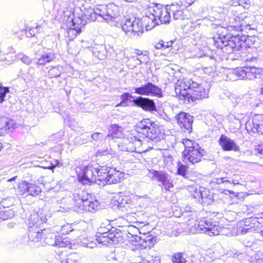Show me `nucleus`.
I'll return each instance as SVG.
<instances>
[{"mask_svg": "<svg viewBox=\"0 0 263 263\" xmlns=\"http://www.w3.org/2000/svg\"><path fill=\"white\" fill-rule=\"evenodd\" d=\"M36 59H37V62L36 64L44 65L52 61L54 59V55L52 52L45 53L40 58H36Z\"/></svg>", "mask_w": 263, "mask_h": 263, "instance_id": "393cba45", "label": "nucleus"}, {"mask_svg": "<svg viewBox=\"0 0 263 263\" xmlns=\"http://www.w3.org/2000/svg\"><path fill=\"white\" fill-rule=\"evenodd\" d=\"M211 213H207V216L201 217L199 220L195 218L190 207H186L184 212H182L183 216V222L182 228L184 233H206L209 236H216L219 234L221 229L216 221L213 220L209 216Z\"/></svg>", "mask_w": 263, "mask_h": 263, "instance_id": "39448f33", "label": "nucleus"}, {"mask_svg": "<svg viewBox=\"0 0 263 263\" xmlns=\"http://www.w3.org/2000/svg\"><path fill=\"white\" fill-rule=\"evenodd\" d=\"M134 102L137 106L145 111L149 112L157 111V107L153 100L140 96L135 99Z\"/></svg>", "mask_w": 263, "mask_h": 263, "instance_id": "f3484780", "label": "nucleus"}, {"mask_svg": "<svg viewBox=\"0 0 263 263\" xmlns=\"http://www.w3.org/2000/svg\"><path fill=\"white\" fill-rule=\"evenodd\" d=\"M133 96L130 95L129 93L126 92L123 94H122L121 96V99H122V101L119 103L116 106H122L123 105V104H125V102L129 98H133Z\"/></svg>", "mask_w": 263, "mask_h": 263, "instance_id": "49530a36", "label": "nucleus"}, {"mask_svg": "<svg viewBox=\"0 0 263 263\" xmlns=\"http://www.w3.org/2000/svg\"><path fill=\"white\" fill-rule=\"evenodd\" d=\"M126 220L129 223H135L137 226H140L141 224H143L144 223L139 221L138 216L136 217V214L135 212H131L128 213L126 216Z\"/></svg>", "mask_w": 263, "mask_h": 263, "instance_id": "c85d7f7f", "label": "nucleus"}, {"mask_svg": "<svg viewBox=\"0 0 263 263\" xmlns=\"http://www.w3.org/2000/svg\"><path fill=\"white\" fill-rule=\"evenodd\" d=\"M139 263H160L159 257H155L154 259H152L151 260H146L145 262H140Z\"/></svg>", "mask_w": 263, "mask_h": 263, "instance_id": "6e6d98bb", "label": "nucleus"}, {"mask_svg": "<svg viewBox=\"0 0 263 263\" xmlns=\"http://www.w3.org/2000/svg\"><path fill=\"white\" fill-rule=\"evenodd\" d=\"M55 247L70 248L71 242L68 238H63L62 236H58Z\"/></svg>", "mask_w": 263, "mask_h": 263, "instance_id": "bb28decb", "label": "nucleus"}, {"mask_svg": "<svg viewBox=\"0 0 263 263\" xmlns=\"http://www.w3.org/2000/svg\"><path fill=\"white\" fill-rule=\"evenodd\" d=\"M203 150L197 144L196 147L186 149L182 153L183 158L182 161H184L187 159L189 163L192 164L197 163L200 161L201 157L203 155Z\"/></svg>", "mask_w": 263, "mask_h": 263, "instance_id": "dca6fc26", "label": "nucleus"}, {"mask_svg": "<svg viewBox=\"0 0 263 263\" xmlns=\"http://www.w3.org/2000/svg\"><path fill=\"white\" fill-rule=\"evenodd\" d=\"M261 228V223L258 221L257 218L250 217L239 222L237 233L244 235L257 232H259Z\"/></svg>", "mask_w": 263, "mask_h": 263, "instance_id": "f8f14e48", "label": "nucleus"}, {"mask_svg": "<svg viewBox=\"0 0 263 263\" xmlns=\"http://www.w3.org/2000/svg\"><path fill=\"white\" fill-rule=\"evenodd\" d=\"M96 240L103 245L118 244L123 240L121 232L111 227L109 224L106 226L102 223L98 230Z\"/></svg>", "mask_w": 263, "mask_h": 263, "instance_id": "1a4fd4ad", "label": "nucleus"}, {"mask_svg": "<svg viewBox=\"0 0 263 263\" xmlns=\"http://www.w3.org/2000/svg\"><path fill=\"white\" fill-rule=\"evenodd\" d=\"M134 92L141 96H153L159 98L163 97L162 89L151 82H147L140 87H133Z\"/></svg>", "mask_w": 263, "mask_h": 263, "instance_id": "ddd939ff", "label": "nucleus"}, {"mask_svg": "<svg viewBox=\"0 0 263 263\" xmlns=\"http://www.w3.org/2000/svg\"><path fill=\"white\" fill-rule=\"evenodd\" d=\"M127 238L130 245L133 246V248L131 247L132 250L151 248L154 245V238L149 235H144L142 237L138 235H132Z\"/></svg>", "mask_w": 263, "mask_h": 263, "instance_id": "9b49d317", "label": "nucleus"}, {"mask_svg": "<svg viewBox=\"0 0 263 263\" xmlns=\"http://www.w3.org/2000/svg\"><path fill=\"white\" fill-rule=\"evenodd\" d=\"M172 261L173 263H181V253L174 254L172 257Z\"/></svg>", "mask_w": 263, "mask_h": 263, "instance_id": "09e8293b", "label": "nucleus"}, {"mask_svg": "<svg viewBox=\"0 0 263 263\" xmlns=\"http://www.w3.org/2000/svg\"><path fill=\"white\" fill-rule=\"evenodd\" d=\"M9 92V89L8 87L0 86V103H2L4 101V98Z\"/></svg>", "mask_w": 263, "mask_h": 263, "instance_id": "c03bdc74", "label": "nucleus"}, {"mask_svg": "<svg viewBox=\"0 0 263 263\" xmlns=\"http://www.w3.org/2000/svg\"><path fill=\"white\" fill-rule=\"evenodd\" d=\"M182 263H205L204 258L201 256H194L191 252L182 253Z\"/></svg>", "mask_w": 263, "mask_h": 263, "instance_id": "aec40b11", "label": "nucleus"}, {"mask_svg": "<svg viewBox=\"0 0 263 263\" xmlns=\"http://www.w3.org/2000/svg\"><path fill=\"white\" fill-rule=\"evenodd\" d=\"M79 257L76 253H71L66 256V258L63 259L62 263H79Z\"/></svg>", "mask_w": 263, "mask_h": 263, "instance_id": "7c9ffc66", "label": "nucleus"}, {"mask_svg": "<svg viewBox=\"0 0 263 263\" xmlns=\"http://www.w3.org/2000/svg\"><path fill=\"white\" fill-rule=\"evenodd\" d=\"M24 194L27 196H33L39 195L41 192V189L39 186L32 183H27L25 185Z\"/></svg>", "mask_w": 263, "mask_h": 263, "instance_id": "4be33fe9", "label": "nucleus"}, {"mask_svg": "<svg viewBox=\"0 0 263 263\" xmlns=\"http://www.w3.org/2000/svg\"><path fill=\"white\" fill-rule=\"evenodd\" d=\"M87 196V193L84 191L79 190L78 193L73 194V199L75 202V205L77 207L79 206V204H81L83 200L85 199V197Z\"/></svg>", "mask_w": 263, "mask_h": 263, "instance_id": "a878e982", "label": "nucleus"}, {"mask_svg": "<svg viewBox=\"0 0 263 263\" xmlns=\"http://www.w3.org/2000/svg\"><path fill=\"white\" fill-rule=\"evenodd\" d=\"M195 0H184L183 1H182V6L184 5V6L186 7V4H188V6H190L192 5Z\"/></svg>", "mask_w": 263, "mask_h": 263, "instance_id": "052dcab7", "label": "nucleus"}, {"mask_svg": "<svg viewBox=\"0 0 263 263\" xmlns=\"http://www.w3.org/2000/svg\"><path fill=\"white\" fill-rule=\"evenodd\" d=\"M182 128L183 127L188 134L192 131V124L193 123V117L187 113L182 111Z\"/></svg>", "mask_w": 263, "mask_h": 263, "instance_id": "412c9836", "label": "nucleus"}, {"mask_svg": "<svg viewBox=\"0 0 263 263\" xmlns=\"http://www.w3.org/2000/svg\"><path fill=\"white\" fill-rule=\"evenodd\" d=\"M212 64L209 66H203L202 68L204 73L209 74V76H213L215 71L216 67L215 66V62L213 60H212Z\"/></svg>", "mask_w": 263, "mask_h": 263, "instance_id": "58836bf2", "label": "nucleus"}, {"mask_svg": "<svg viewBox=\"0 0 263 263\" xmlns=\"http://www.w3.org/2000/svg\"><path fill=\"white\" fill-rule=\"evenodd\" d=\"M149 175H152V180H156L165 190H170L173 186L170 176L163 171L149 170Z\"/></svg>", "mask_w": 263, "mask_h": 263, "instance_id": "2eb2a0df", "label": "nucleus"}, {"mask_svg": "<svg viewBox=\"0 0 263 263\" xmlns=\"http://www.w3.org/2000/svg\"><path fill=\"white\" fill-rule=\"evenodd\" d=\"M173 42L171 41L170 42H164L163 40H160L155 45V47L157 49H165L171 47Z\"/></svg>", "mask_w": 263, "mask_h": 263, "instance_id": "c9c22d12", "label": "nucleus"}, {"mask_svg": "<svg viewBox=\"0 0 263 263\" xmlns=\"http://www.w3.org/2000/svg\"><path fill=\"white\" fill-rule=\"evenodd\" d=\"M61 231L63 234H67L69 233L73 232L74 233V240H76L81 235V231L77 229L73 228V226L71 224L67 223L62 227Z\"/></svg>", "mask_w": 263, "mask_h": 263, "instance_id": "b1692460", "label": "nucleus"}, {"mask_svg": "<svg viewBox=\"0 0 263 263\" xmlns=\"http://www.w3.org/2000/svg\"><path fill=\"white\" fill-rule=\"evenodd\" d=\"M109 261H110L111 263H120V261L118 260L116 258L112 257L111 259H109Z\"/></svg>", "mask_w": 263, "mask_h": 263, "instance_id": "774afa93", "label": "nucleus"}, {"mask_svg": "<svg viewBox=\"0 0 263 263\" xmlns=\"http://www.w3.org/2000/svg\"><path fill=\"white\" fill-rule=\"evenodd\" d=\"M136 60L138 62L137 64L141 65L143 63H147L149 61V57L146 54L144 53L137 57Z\"/></svg>", "mask_w": 263, "mask_h": 263, "instance_id": "a18cd8bd", "label": "nucleus"}, {"mask_svg": "<svg viewBox=\"0 0 263 263\" xmlns=\"http://www.w3.org/2000/svg\"><path fill=\"white\" fill-rule=\"evenodd\" d=\"M99 203L97 200H91L89 205L87 206L85 212H93L99 206Z\"/></svg>", "mask_w": 263, "mask_h": 263, "instance_id": "ea45409f", "label": "nucleus"}, {"mask_svg": "<svg viewBox=\"0 0 263 263\" xmlns=\"http://www.w3.org/2000/svg\"><path fill=\"white\" fill-rule=\"evenodd\" d=\"M14 121L12 120L7 119L6 131L14 128Z\"/></svg>", "mask_w": 263, "mask_h": 263, "instance_id": "603ef678", "label": "nucleus"}, {"mask_svg": "<svg viewBox=\"0 0 263 263\" xmlns=\"http://www.w3.org/2000/svg\"><path fill=\"white\" fill-rule=\"evenodd\" d=\"M216 181H215L217 184L221 183H233L234 184H238V181L237 182H235V180L233 179L229 180L227 179L226 177H222L220 178H216Z\"/></svg>", "mask_w": 263, "mask_h": 263, "instance_id": "79ce46f5", "label": "nucleus"}, {"mask_svg": "<svg viewBox=\"0 0 263 263\" xmlns=\"http://www.w3.org/2000/svg\"><path fill=\"white\" fill-rule=\"evenodd\" d=\"M246 73H247V71L245 69V66L242 68H238L236 71V74L238 78L241 79H247Z\"/></svg>", "mask_w": 263, "mask_h": 263, "instance_id": "37998d69", "label": "nucleus"}, {"mask_svg": "<svg viewBox=\"0 0 263 263\" xmlns=\"http://www.w3.org/2000/svg\"><path fill=\"white\" fill-rule=\"evenodd\" d=\"M97 154L99 155H101V156L106 155L108 154V149H106V150H101L100 149V150L98 151Z\"/></svg>", "mask_w": 263, "mask_h": 263, "instance_id": "e2e57ef3", "label": "nucleus"}, {"mask_svg": "<svg viewBox=\"0 0 263 263\" xmlns=\"http://www.w3.org/2000/svg\"><path fill=\"white\" fill-rule=\"evenodd\" d=\"M218 141L219 145L224 151H238L239 149V146L233 140L223 135L220 136Z\"/></svg>", "mask_w": 263, "mask_h": 263, "instance_id": "a211bd4d", "label": "nucleus"}, {"mask_svg": "<svg viewBox=\"0 0 263 263\" xmlns=\"http://www.w3.org/2000/svg\"><path fill=\"white\" fill-rule=\"evenodd\" d=\"M246 129L251 135L255 133L263 134V115H256L246 122Z\"/></svg>", "mask_w": 263, "mask_h": 263, "instance_id": "4468645a", "label": "nucleus"}, {"mask_svg": "<svg viewBox=\"0 0 263 263\" xmlns=\"http://www.w3.org/2000/svg\"><path fill=\"white\" fill-rule=\"evenodd\" d=\"M209 192V191L206 190H203L202 191L201 190L199 191L198 192V196L197 198H201L202 199V200H203L207 196H209L210 195L208 194Z\"/></svg>", "mask_w": 263, "mask_h": 263, "instance_id": "3c124183", "label": "nucleus"}, {"mask_svg": "<svg viewBox=\"0 0 263 263\" xmlns=\"http://www.w3.org/2000/svg\"><path fill=\"white\" fill-rule=\"evenodd\" d=\"M255 152L256 154L263 155V146L258 145L255 149Z\"/></svg>", "mask_w": 263, "mask_h": 263, "instance_id": "13d9d810", "label": "nucleus"}, {"mask_svg": "<svg viewBox=\"0 0 263 263\" xmlns=\"http://www.w3.org/2000/svg\"><path fill=\"white\" fill-rule=\"evenodd\" d=\"M182 144L184 147V151H186V149H192L194 147H196L197 145L193 143L192 141L188 139H183Z\"/></svg>", "mask_w": 263, "mask_h": 263, "instance_id": "a19ab883", "label": "nucleus"}, {"mask_svg": "<svg viewBox=\"0 0 263 263\" xmlns=\"http://www.w3.org/2000/svg\"><path fill=\"white\" fill-rule=\"evenodd\" d=\"M147 139L156 143L160 140L161 135L158 126L154 122L144 119L137 124L136 130L130 137L123 139L121 143L122 149L140 152L141 147Z\"/></svg>", "mask_w": 263, "mask_h": 263, "instance_id": "f03ea898", "label": "nucleus"}, {"mask_svg": "<svg viewBox=\"0 0 263 263\" xmlns=\"http://www.w3.org/2000/svg\"><path fill=\"white\" fill-rule=\"evenodd\" d=\"M256 69H255V70H251V71L250 73H249V74H248V77H247V79L252 80L254 78H256L257 74L256 72Z\"/></svg>", "mask_w": 263, "mask_h": 263, "instance_id": "864d4df0", "label": "nucleus"}, {"mask_svg": "<svg viewBox=\"0 0 263 263\" xmlns=\"http://www.w3.org/2000/svg\"><path fill=\"white\" fill-rule=\"evenodd\" d=\"M39 27V26H37L36 28H34V29H30L28 33H27V35L28 36H34L35 33V30L36 29H37Z\"/></svg>", "mask_w": 263, "mask_h": 263, "instance_id": "bf43d9fd", "label": "nucleus"}, {"mask_svg": "<svg viewBox=\"0 0 263 263\" xmlns=\"http://www.w3.org/2000/svg\"><path fill=\"white\" fill-rule=\"evenodd\" d=\"M208 98V90L192 79L182 80V102L185 104H193L199 99Z\"/></svg>", "mask_w": 263, "mask_h": 263, "instance_id": "6e6552de", "label": "nucleus"}, {"mask_svg": "<svg viewBox=\"0 0 263 263\" xmlns=\"http://www.w3.org/2000/svg\"><path fill=\"white\" fill-rule=\"evenodd\" d=\"M139 226L133 224L128 226L127 229V237L132 236V235H133V236L138 235V234L140 233V231L138 228Z\"/></svg>", "mask_w": 263, "mask_h": 263, "instance_id": "e433bc0d", "label": "nucleus"}, {"mask_svg": "<svg viewBox=\"0 0 263 263\" xmlns=\"http://www.w3.org/2000/svg\"><path fill=\"white\" fill-rule=\"evenodd\" d=\"M103 134L99 132L95 133L91 135L92 140L96 141L100 140L103 138Z\"/></svg>", "mask_w": 263, "mask_h": 263, "instance_id": "8fccbe9b", "label": "nucleus"}, {"mask_svg": "<svg viewBox=\"0 0 263 263\" xmlns=\"http://www.w3.org/2000/svg\"><path fill=\"white\" fill-rule=\"evenodd\" d=\"M14 59L10 61L9 64L12 63L15 60V58L21 60V61L26 65H29L32 63V59L28 56L24 54L23 53H19L16 55L14 56Z\"/></svg>", "mask_w": 263, "mask_h": 263, "instance_id": "c756f323", "label": "nucleus"}, {"mask_svg": "<svg viewBox=\"0 0 263 263\" xmlns=\"http://www.w3.org/2000/svg\"><path fill=\"white\" fill-rule=\"evenodd\" d=\"M175 92L176 95L179 97L181 95V87L179 85L175 87Z\"/></svg>", "mask_w": 263, "mask_h": 263, "instance_id": "338daca9", "label": "nucleus"}, {"mask_svg": "<svg viewBox=\"0 0 263 263\" xmlns=\"http://www.w3.org/2000/svg\"><path fill=\"white\" fill-rule=\"evenodd\" d=\"M119 16V8L113 3L87 9L81 17L78 16L71 20L72 25L68 31V35L72 34L76 36L80 33L81 28L85 25L87 20L95 21L100 18L107 22H116Z\"/></svg>", "mask_w": 263, "mask_h": 263, "instance_id": "7ed1b4c3", "label": "nucleus"}, {"mask_svg": "<svg viewBox=\"0 0 263 263\" xmlns=\"http://www.w3.org/2000/svg\"><path fill=\"white\" fill-rule=\"evenodd\" d=\"M218 30L217 36L213 37V44L215 47L220 48L222 52L230 55L232 59H239L241 58L248 62H256V58L250 55L245 56L247 49L246 41L247 36L237 34L232 35L227 34V30L221 28Z\"/></svg>", "mask_w": 263, "mask_h": 263, "instance_id": "f257e3e1", "label": "nucleus"}, {"mask_svg": "<svg viewBox=\"0 0 263 263\" xmlns=\"http://www.w3.org/2000/svg\"><path fill=\"white\" fill-rule=\"evenodd\" d=\"M78 177L79 181L84 185H90L96 183L104 185L106 183L110 184L119 182L122 173L115 168L101 166L96 164L82 166Z\"/></svg>", "mask_w": 263, "mask_h": 263, "instance_id": "20e7f679", "label": "nucleus"}, {"mask_svg": "<svg viewBox=\"0 0 263 263\" xmlns=\"http://www.w3.org/2000/svg\"><path fill=\"white\" fill-rule=\"evenodd\" d=\"M184 192L189 191L190 195L191 196L193 197L194 198H198V192L196 188L192 184L183 186V189Z\"/></svg>", "mask_w": 263, "mask_h": 263, "instance_id": "72a5a7b5", "label": "nucleus"}, {"mask_svg": "<svg viewBox=\"0 0 263 263\" xmlns=\"http://www.w3.org/2000/svg\"><path fill=\"white\" fill-rule=\"evenodd\" d=\"M127 206L125 207V209L126 211H128L129 210H132L135 206L134 202L130 198L129 201H128L127 204Z\"/></svg>", "mask_w": 263, "mask_h": 263, "instance_id": "5fc2aeb1", "label": "nucleus"}, {"mask_svg": "<svg viewBox=\"0 0 263 263\" xmlns=\"http://www.w3.org/2000/svg\"><path fill=\"white\" fill-rule=\"evenodd\" d=\"M251 17L250 16H247L246 14H240L239 15L234 17V24L233 26L235 28H240V29H242L243 27H247V26H250V20Z\"/></svg>", "mask_w": 263, "mask_h": 263, "instance_id": "6ab92c4d", "label": "nucleus"}, {"mask_svg": "<svg viewBox=\"0 0 263 263\" xmlns=\"http://www.w3.org/2000/svg\"><path fill=\"white\" fill-rule=\"evenodd\" d=\"M130 198L127 196L120 197L117 200L118 207L122 210L127 205H126L128 201H129Z\"/></svg>", "mask_w": 263, "mask_h": 263, "instance_id": "4c0bfd02", "label": "nucleus"}, {"mask_svg": "<svg viewBox=\"0 0 263 263\" xmlns=\"http://www.w3.org/2000/svg\"><path fill=\"white\" fill-rule=\"evenodd\" d=\"M14 216V212L12 209H6L0 212V218L3 220L11 218Z\"/></svg>", "mask_w": 263, "mask_h": 263, "instance_id": "473e14b6", "label": "nucleus"}, {"mask_svg": "<svg viewBox=\"0 0 263 263\" xmlns=\"http://www.w3.org/2000/svg\"><path fill=\"white\" fill-rule=\"evenodd\" d=\"M47 221L46 216L43 213H36L30 215L27 222L28 229V238L31 241L37 242L44 239L47 245L55 246L58 236L49 230L41 229V226Z\"/></svg>", "mask_w": 263, "mask_h": 263, "instance_id": "423d86ee", "label": "nucleus"}, {"mask_svg": "<svg viewBox=\"0 0 263 263\" xmlns=\"http://www.w3.org/2000/svg\"><path fill=\"white\" fill-rule=\"evenodd\" d=\"M180 117H181V112H179L175 116L174 121L179 125L181 123V122L180 121Z\"/></svg>", "mask_w": 263, "mask_h": 263, "instance_id": "680f3d73", "label": "nucleus"}, {"mask_svg": "<svg viewBox=\"0 0 263 263\" xmlns=\"http://www.w3.org/2000/svg\"><path fill=\"white\" fill-rule=\"evenodd\" d=\"M170 19V6H164L160 4H153L147 8L144 22L146 23V29L150 30L159 23L161 24L168 23Z\"/></svg>", "mask_w": 263, "mask_h": 263, "instance_id": "0eeeda50", "label": "nucleus"}, {"mask_svg": "<svg viewBox=\"0 0 263 263\" xmlns=\"http://www.w3.org/2000/svg\"><path fill=\"white\" fill-rule=\"evenodd\" d=\"M170 11L173 13L175 20H179L181 17V6L178 4L170 6Z\"/></svg>", "mask_w": 263, "mask_h": 263, "instance_id": "cd10ccee", "label": "nucleus"}, {"mask_svg": "<svg viewBox=\"0 0 263 263\" xmlns=\"http://www.w3.org/2000/svg\"><path fill=\"white\" fill-rule=\"evenodd\" d=\"M63 71V67L61 66L53 67L48 71L49 76L50 78H57L59 77Z\"/></svg>", "mask_w": 263, "mask_h": 263, "instance_id": "2f4dec72", "label": "nucleus"}, {"mask_svg": "<svg viewBox=\"0 0 263 263\" xmlns=\"http://www.w3.org/2000/svg\"><path fill=\"white\" fill-rule=\"evenodd\" d=\"M123 130L122 127L119 126L117 124H113L111 125L107 137H111L112 138H122L123 135Z\"/></svg>", "mask_w": 263, "mask_h": 263, "instance_id": "5701e85b", "label": "nucleus"}, {"mask_svg": "<svg viewBox=\"0 0 263 263\" xmlns=\"http://www.w3.org/2000/svg\"><path fill=\"white\" fill-rule=\"evenodd\" d=\"M123 31L131 38H137L143 33V24L138 18H126L121 25Z\"/></svg>", "mask_w": 263, "mask_h": 263, "instance_id": "9d476101", "label": "nucleus"}, {"mask_svg": "<svg viewBox=\"0 0 263 263\" xmlns=\"http://www.w3.org/2000/svg\"><path fill=\"white\" fill-rule=\"evenodd\" d=\"M245 69L247 71V73H246L247 77L248 74H249V73H250L251 70H255V67L254 66H245Z\"/></svg>", "mask_w": 263, "mask_h": 263, "instance_id": "0e129e2a", "label": "nucleus"}, {"mask_svg": "<svg viewBox=\"0 0 263 263\" xmlns=\"http://www.w3.org/2000/svg\"><path fill=\"white\" fill-rule=\"evenodd\" d=\"M202 202L204 203L210 204L213 202V200L211 197V196L209 195V196H207L205 198H204V199L202 200Z\"/></svg>", "mask_w": 263, "mask_h": 263, "instance_id": "4d7b16f0", "label": "nucleus"}, {"mask_svg": "<svg viewBox=\"0 0 263 263\" xmlns=\"http://www.w3.org/2000/svg\"><path fill=\"white\" fill-rule=\"evenodd\" d=\"M185 168L186 166L185 165H183L182 164V177H183L185 179L187 178V177L186 176V174L185 173Z\"/></svg>", "mask_w": 263, "mask_h": 263, "instance_id": "69168bd1", "label": "nucleus"}, {"mask_svg": "<svg viewBox=\"0 0 263 263\" xmlns=\"http://www.w3.org/2000/svg\"><path fill=\"white\" fill-rule=\"evenodd\" d=\"M7 118H0V130L3 132H1V133H4L6 132Z\"/></svg>", "mask_w": 263, "mask_h": 263, "instance_id": "de8ad7c7", "label": "nucleus"}, {"mask_svg": "<svg viewBox=\"0 0 263 263\" xmlns=\"http://www.w3.org/2000/svg\"><path fill=\"white\" fill-rule=\"evenodd\" d=\"M91 200V196L87 193V196L85 197L84 200H83L81 204H79L78 208L80 211H86L87 207L90 204Z\"/></svg>", "mask_w": 263, "mask_h": 263, "instance_id": "f704fd0d", "label": "nucleus"}]
</instances>
